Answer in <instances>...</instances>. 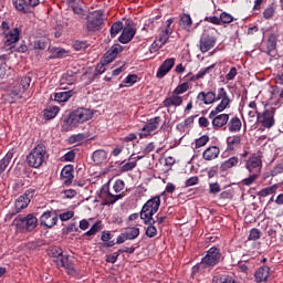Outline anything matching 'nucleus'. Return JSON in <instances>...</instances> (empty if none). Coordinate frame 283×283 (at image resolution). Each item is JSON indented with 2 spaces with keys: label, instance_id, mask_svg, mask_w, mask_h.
Segmentation results:
<instances>
[{
  "label": "nucleus",
  "instance_id": "nucleus-1",
  "mask_svg": "<svg viewBox=\"0 0 283 283\" xmlns=\"http://www.w3.org/2000/svg\"><path fill=\"white\" fill-rule=\"evenodd\" d=\"M198 101L205 103V105H211L216 103V101H221L214 109L209 113V118H213V116H218V114L224 112L229 105H231V98H229V94L224 87H220L217 90V94L213 91L205 92L201 91L198 96Z\"/></svg>",
  "mask_w": 283,
  "mask_h": 283
},
{
  "label": "nucleus",
  "instance_id": "nucleus-2",
  "mask_svg": "<svg viewBox=\"0 0 283 283\" xmlns=\"http://www.w3.org/2000/svg\"><path fill=\"white\" fill-rule=\"evenodd\" d=\"M158 209H160L159 196L149 199L142 208L140 220H143L144 224H148L146 229L147 238H156V235H158V229L154 226L156 224L154 216L155 213H158Z\"/></svg>",
  "mask_w": 283,
  "mask_h": 283
},
{
  "label": "nucleus",
  "instance_id": "nucleus-3",
  "mask_svg": "<svg viewBox=\"0 0 283 283\" xmlns=\"http://www.w3.org/2000/svg\"><path fill=\"white\" fill-rule=\"evenodd\" d=\"M222 253L220 249L212 247L207 251V254L201 259V262L192 268L195 273H198L202 269H213L217 264H220Z\"/></svg>",
  "mask_w": 283,
  "mask_h": 283
},
{
  "label": "nucleus",
  "instance_id": "nucleus-4",
  "mask_svg": "<svg viewBox=\"0 0 283 283\" xmlns=\"http://www.w3.org/2000/svg\"><path fill=\"white\" fill-rule=\"evenodd\" d=\"M48 160V148L43 144L36 145L27 156V164L33 169H39Z\"/></svg>",
  "mask_w": 283,
  "mask_h": 283
},
{
  "label": "nucleus",
  "instance_id": "nucleus-5",
  "mask_svg": "<svg viewBox=\"0 0 283 283\" xmlns=\"http://www.w3.org/2000/svg\"><path fill=\"white\" fill-rule=\"evenodd\" d=\"M94 117V112L90 108H77L70 113L69 117L65 119L66 125L70 127H78L83 123H87L91 118Z\"/></svg>",
  "mask_w": 283,
  "mask_h": 283
},
{
  "label": "nucleus",
  "instance_id": "nucleus-6",
  "mask_svg": "<svg viewBox=\"0 0 283 283\" xmlns=\"http://www.w3.org/2000/svg\"><path fill=\"white\" fill-rule=\"evenodd\" d=\"M105 18L103 11H93L86 17V32H98L102 30Z\"/></svg>",
  "mask_w": 283,
  "mask_h": 283
},
{
  "label": "nucleus",
  "instance_id": "nucleus-7",
  "mask_svg": "<svg viewBox=\"0 0 283 283\" xmlns=\"http://www.w3.org/2000/svg\"><path fill=\"white\" fill-rule=\"evenodd\" d=\"M275 107L265 108L263 113L258 114V123L265 129H271L275 125Z\"/></svg>",
  "mask_w": 283,
  "mask_h": 283
},
{
  "label": "nucleus",
  "instance_id": "nucleus-8",
  "mask_svg": "<svg viewBox=\"0 0 283 283\" xmlns=\"http://www.w3.org/2000/svg\"><path fill=\"white\" fill-rule=\"evenodd\" d=\"M15 224L18 229H22L23 231H34L36 224H39V220L34 214H28L27 217L18 218Z\"/></svg>",
  "mask_w": 283,
  "mask_h": 283
},
{
  "label": "nucleus",
  "instance_id": "nucleus-9",
  "mask_svg": "<svg viewBox=\"0 0 283 283\" xmlns=\"http://www.w3.org/2000/svg\"><path fill=\"white\" fill-rule=\"evenodd\" d=\"M32 198H34V189L25 190V192L15 200V211L13 212V216L19 213V211H23V209L28 208V205H30Z\"/></svg>",
  "mask_w": 283,
  "mask_h": 283
},
{
  "label": "nucleus",
  "instance_id": "nucleus-10",
  "mask_svg": "<svg viewBox=\"0 0 283 283\" xmlns=\"http://www.w3.org/2000/svg\"><path fill=\"white\" fill-rule=\"evenodd\" d=\"M123 197V193L113 195L109 192V185H104L99 190V198L104 200V205H115V202H118Z\"/></svg>",
  "mask_w": 283,
  "mask_h": 283
},
{
  "label": "nucleus",
  "instance_id": "nucleus-11",
  "mask_svg": "<svg viewBox=\"0 0 283 283\" xmlns=\"http://www.w3.org/2000/svg\"><path fill=\"white\" fill-rule=\"evenodd\" d=\"M160 125V117L151 118L144 125L142 132L138 134L139 138H147V136H151L156 129H158Z\"/></svg>",
  "mask_w": 283,
  "mask_h": 283
},
{
  "label": "nucleus",
  "instance_id": "nucleus-12",
  "mask_svg": "<svg viewBox=\"0 0 283 283\" xmlns=\"http://www.w3.org/2000/svg\"><path fill=\"white\" fill-rule=\"evenodd\" d=\"M134 36H136V27H134V24L126 23L124 29H122V34L119 35L118 41L124 44L129 43Z\"/></svg>",
  "mask_w": 283,
  "mask_h": 283
},
{
  "label": "nucleus",
  "instance_id": "nucleus-13",
  "mask_svg": "<svg viewBox=\"0 0 283 283\" xmlns=\"http://www.w3.org/2000/svg\"><path fill=\"white\" fill-rule=\"evenodd\" d=\"M59 222V217L56 213L46 211L40 217V224L42 227H46L48 229H52Z\"/></svg>",
  "mask_w": 283,
  "mask_h": 283
},
{
  "label": "nucleus",
  "instance_id": "nucleus-14",
  "mask_svg": "<svg viewBox=\"0 0 283 283\" xmlns=\"http://www.w3.org/2000/svg\"><path fill=\"white\" fill-rule=\"evenodd\" d=\"M176 65V59L170 57L167 59L158 69L157 71V78H165L169 72H171V69Z\"/></svg>",
  "mask_w": 283,
  "mask_h": 283
},
{
  "label": "nucleus",
  "instance_id": "nucleus-15",
  "mask_svg": "<svg viewBox=\"0 0 283 283\" xmlns=\"http://www.w3.org/2000/svg\"><path fill=\"white\" fill-rule=\"evenodd\" d=\"M171 23H174V19H168L166 22V28L159 33L158 42L161 43V45H165V43L169 41V36L174 34V28H171Z\"/></svg>",
  "mask_w": 283,
  "mask_h": 283
},
{
  "label": "nucleus",
  "instance_id": "nucleus-16",
  "mask_svg": "<svg viewBox=\"0 0 283 283\" xmlns=\"http://www.w3.org/2000/svg\"><path fill=\"white\" fill-rule=\"evenodd\" d=\"M123 52V46L120 44H115L113 45L105 54L103 57V63H112L118 54Z\"/></svg>",
  "mask_w": 283,
  "mask_h": 283
},
{
  "label": "nucleus",
  "instance_id": "nucleus-17",
  "mask_svg": "<svg viewBox=\"0 0 283 283\" xmlns=\"http://www.w3.org/2000/svg\"><path fill=\"white\" fill-rule=\"evenodd\" d=\"M21 36V30L19 28H14L10 31H4V43L6 45H13L17 43Z\"/></svg>",
  "mask_w": 283,
  "mask_h": 283
},
{
  "label": "nucleus",
  "instance_id": "nucleus-18",
  "mask_svg": "<svg viewBox=\"0 0 283 283\" xmlns=\"http://www.w3.org/2000/svg\"><path fill=\"white\" fill-rule=\"evenodd\" d=\"M74 167L72 165L65 166L61 171V178L63 180V184L66 187H70L72 185V181L74 180Z\"/></svg>",
  "mask_w": 283,
  "mask_h": 283
},
{
  "label": "nucleus",
  "instance_id": "nucleus-19",
  "mask_svg": "<svg viewBox=\"0 0 283 283\" xmlns=\"http://www.w3.org/2000/svg\"><path fill=\"white\" fill-rule=\"evenodd\" d=\"M164 107H180L182 105V96L172 93L171 96L166 97L163 102Z\"/></svg>",
  "mask_w": 283,
  "mask_h": 283
},
{
  "label": "nucleus",
  "instance_id": "nucleus-20",
  "mask_svg": "<svg viewBox=\"0 0 283 283\" xmlns=\"http://www.w3.org/2000/svg\"><path fill=\"white\" fill-rule=\"evenodd\" d=\"M245 169H248L250 174L253 171H256V174H259V171H261L262 169V160L260 159V157H250L247 161Z\"/></svg>",
  "mask_w": 283,
  "mask_h": 283
},
{
  "label": "nucleus",
  "instance_id": "nucleus-21",
  "mask_svg": "<svg viewBox=\"0 0 283 283\" xmlns=\"http://www.w3.org/2000/svg\"><path fill=\"white\" fill-rule=\"evenodd\" d=\"M216 46V38L211 35H207L201 38L200 40V52L205 54V52H209L212 48Z\"/></svg>",
  "mask_w": 283,
  "mask_h": 283
},
{
  "label": "nucleus",
  "instance_id": "nucleus-22",
  "mask_svg": "<svg viewBox=\"0 0 283 283\" xmlns=\"http://www.w3.org/2000/svg\"><path fill=\"white\" fill-rule=\"evenodd\" d=\"M229 125V114H219L212 117V126L214 129H220Z\"/></svg>",
  "mask_w": 283,
  "mask_h": 283
},
{
  "label": "nucleus",
  "instance_id": "nucleus-23",
  "mask_svg": "<svg viewBox=\"0 0 283 283\" xmlns=\"http://www.w3.org/2000/svg\"><path fill=\"white\" fill-rule=\"evenodd\" d=\"M74 96V91H60L54 93V101L56 103H67Z\"/></svg>",
  "mask_w": 283,
  "mask_h": 283
},
{
  "label": "nucleus",
  "instance_id": "nucleus-24",
  "mask_svg": "<svg viewBox=\"0 0 283 283\" xmlns=\"http://www.w3.org/2000/svg\"><path fill=\"white\" fill-rule=\"evenodd\" d=\"M218 156H220V148L217 146L208 147L202 154L203 160H216Z\"/></svg>",
  "mask_w": 283,
  "mask_h": 283
},
{
  "label": "nucleus",
  "instance_id": "nucleus-25",
  "mask_svg": "<svg viewBox=\"0 0 283 283\" xmlns=\"http://www.w3.org/2000/svg\"><path fill=\"white\" fill-rule=\"evenodd\" d=\"M213 67H216V64L201 69L196 75L188 73L186 78L187 81H199V78H203L206 74H209Z\"/></svg>",
  "mask_w": 283,
  "mask_h": 283
},
{
  "label": "nucleus",
  "instance_id": "nucleus-26",
  "mask_svg": "<svg viewBox=\"0 0 283 283\" xmlns=\"http://www.w3.org/2000/svg\"><path fill=\"white\" fill-rule=\"evenodd\" d=\"M242 143V137L240 135H233L227 138V151H233L240 147Z\"/></svg>",
  "mask_w": 283,
  "mask_h": 283
},
{
  "label": "nucleus",
  "instance_id": "nucleus-27",
  "mask_svg": "<svg viewBox=\"0 0 283 283\" xmlns=\"http://www.w3.org/2000/svg\"><path fill=\"white\" fill-rule=\"evenodd\" d=\"M228 129L231 134H238V132L242 129V120H240V117L234 116L228 120Z\"/></svg>",
  "mask_w": 283,
  "mask_h": 283
},
{
  "label": "nucleus",
  "instance_id": "nucleus-28",
  "mask_svg": "<svg viewBox=\"0 0 283 283\" xmlns=\"http://www.w3.org/2000/svg\"><path fill=\"white\" fill-rule=\"evenodd\" d=\"M271 268L270 266H262L259 271L255 272V281L256 282H266L269 280Z\"/></svg>",
  "mask_w": 283,
  "mask_h": 283
},
{
  "label": "nucleus",
  "instance_id": "nucleus-29",
  "mask_svg": "<svg viewBox=\"0 0 283 283\" xmlns=\"http://www.w3.org/2000/svg\"><path fill=\"white\" fill-rule=\"evenodd\" d=\"M12 3L19 12H23V14H30L31 10L28 8V1L25 0H12Z\"/></svg>",
  "mask_w": 283,
  "mask_h": 283
},
{
  "label": "nucleus",
  "instance_id": "nucleus-30",
  "mask_svg": "<svg viewBox=\"0 0 283 283\" xmlns=\"http://www.w3.org/2000/svg\"><path fill=\"white\" fill-rule=\"evenodd\" d=\"M12 158H14V154L12 151H9L6 154V156L0 160V176L8 169V166L12 161Z\"/></svg>",
  "mask_w": 283,
  "mask_h": 283
},
{
  "label": "nucleus",
  "instance_id": "nucleus-31",
  "mask_svg": "<svg viewBox=\"0 0 283 283\" xmlns=\"http://www.w3.org/2000/svg\"><path fill=\"white\" fill-rule=\"evenodd\" d=\"M92 158L95 165H101L102 163H105V160H107V153L103 149L95 150Z\"/></svg>",
  "mask_w": 283,
  "mask_h": 283
},
{
  "label": "nucleus",
  "instance_id": "nucleus-32",
  "mask_svg": "<svg viewBox=\"0 0 283 283\" xmlns=\"http://www.w3.org/2000/svg\"><path fill=\"white\" fill-rule=\"evenodd\" d=\"M238 163H240V159L238 157H230L220 166V170L227 171L229 169H232V167H238Z\"/></svg>",
  "mask_w": 283,
  "mask_h": 283
},
{
  "label": "nucleus",
  "instance_id": "nucleus-33",
  "mask_svg": "<svg viewBox=\"0 0 283 283\" xmlns=\"http://www.w3.org/2000/svg\"><path fill=\"white\" fill-rule=\"evenodd\" d=\"M59 112H60V108L57 106H50L43 111V116L45 120H52V118H56V115L59 114Z\"/></svg>",
  "mask_w": 283,
  "mask_h": 283
},
{
  "label": "nucleus",
  "instance_id": "nucleus-34",
  "mask_svg": "<svg viewBox=\"0 0 283 283\" xmlns=\"http://www.w3.org/2000/svg\"><path fill=\"white\" fill-rule=\"evenodd\" d=\"M277 191V185H273L266 188H263L260 192L259 196L261 198H266V196H273Z\"/></svg>",
  "mask_w": 283,
  "mask_h": 283
},
{
  "label": "nucleus",
  "instance_id": "nucleus-35",
  "mask_svg": "<svg viewBox=\"0 0 283 283\" xmlns=\"http://www.w3.org/2000/svg\"><path fill=\"white\" fill-rule=\"evenodd\" d=\"M127 240H136L138 235H140L139 228H128L125 232Z\"/></svg>",
  "mask_w": 283,
  "mask_h": 283
},
{
  "label": "nucleus",
  "instance_id": "nucleus-36",
  "mask_svg": "<svg viewBox=\"0 0 283 283\" xmlns=\"http://www.w3.org/2000/svg\"><path fill=\"white\" fill-rule=\"evenodd\" d=\"M124 29L123 22L117 21L111 27V38L115 39L116 35Z\"/></svg>",
  "mask_w": 283,
  "mask_h": 283
},
{
  "label": "nucleus",
  "instance_id": "nucleus-37",
  "mask_svg": "<svg viewBox=\"0 0 283 283\" xmlns=\"http://www.w3.org/2000/svg\"><path fill=\"white\" fill-rule=\"evenodd\" d=\"M192 20H191V15L187 14V13H184L181 15V19H180V25L182 28H185V30H189V28H191V24H192Z\"/></svg>",
  "mask_w": 283,
  "mask_h": 283
},
{
  "label": "nucleus",
  "instance_id": "nucleus-38",
  "mask_svg": "<svg viewBox=\"0 0 283 283\" xmlns=\"http://www.w3.org/2000/svg\"><path fill=\"white\" fill-rule=\"evenodd\" d=\"M49 255L59 260L63 255V250L60 247H52L49 249Z\"/></svg>",
  "mask_w": 283,
  "mask_h": 283
},
{
  "label": "nucleus",
  "instance_id": "nucleus-39",
  "mask_svg": "<svg viewBox=\"0 0 283 283\" xmlns=\"http://www.w3.org/2000/svg\"><path fill=\"white\" fill-rule=\"evenodd\" d=\"M189 91V82H184L179 84L172 93H175L177 96H180V94H185V92Z\"/></svg>",
  "mask_w": 283,
  "mask_h": 283
},
{
  "label": "nucleus",
  "instance_id": "nucleus-40",
  "mask_svg": "<svg viewBox=\"0 0 283 283\" xmlns=\"http://www.w3.org/2000/svg\"><path fill=\"white\" fill-rule=\"evenodd\" d=\"M61 83H66L67 85H74L76 83V75L66 73L62 76Z\"/></svg>",
  "mask_w": 283,
  "mask_h": 283
},
{
  "label": "nucleus",
  "instance_id": "nucleus-41",
  "mask_svg": "<svg viewBox=\"0 0 283 283\" xmlns=\"http://www.w3.org/2000/svg\"><path fill=\"white\" fill-rule=\"evenodd\" d=\"M49 40L46 38H41L34 42L35 50H45L48 48Z\"/></svg>",
  "mask_w": 283,
  "mask_h": 283
},
{
  "label": "nucleus",
  "instance_id": "nucleus-42",
  "mask_svg": "<svg viewBox=\"0 0 283 283\" xmlns=\"http://www.w3.org/2000/svg\"><path fill=\"white\" fill-rule=\"evenodd\" d=\"M55 263L57 266H62L63 269H65L71 263L70 256L62 254L60 259H55Z\"/></svg>",
  "mask_w": 283,
  "mask_h": 283
},
{
  "label": "nucleus",
  "instance_id": "nucleus-43",
  "mask_svg": "<svg viewBox=\"0 0 283 283\" xmlns=\"http://www.w3.org/2000/svg\"><path fill=\"white\" fill-rule=\"evenodd\" d=\"M30 83H32V78L31 77H22L21 81H20V90H22V92H27V90L30 87Z\"/></svg>",
  "mask_w": 283,
  "mask_h": 283
},
{
  "label": "nucleus",
  "instance_id": "nucleus-44",
  "mask_svg": "<svg viewBox=\"0 0 283 283\" xmlns=\"http://www.w3.org/2000/svg\"><path fill=\"white\" fill-rule=\"evenodd\" d=\"M23 90L21 88V86H14L11 92H10V96L12 98H22L23 97Z\"/></svg>",
  "mask_w": 283,
  "mask_h": 283
},
{
  "label": "nucleus",
  "instance_id": "nucleus-45",
  "mask_svg": "<svg viewBox=\"0 0 283 283\" xmlns=\"http://www.w3.org/2000/svg\"><path fill=\"white\" fill-rule=\"evenodd\" d=\"M207 143H209V136L203 135V136L199 137L195 144L196 149H199V147H205V145H207Z\"/></svg>",
  "mask_w": 283,
  "mask_h": 283
},
{
  "label": "nucleus",
  "instance_id": "nucleus-46",
  "mask_svg": "<svg viewBox=\"0 0 283 283\" xmlns=\"http://www.w3.org/2000/svg\"><path fill=\"white\" fill-rule=\"evenodd\" d=\"M220 23H232L233 22V15L227 13V12H222L220 14Z\"/></svg>",
  "mask_w": 283,
  "mask_h": 283
},
{
  "label": "nucleus",
  "instance_id": "nucleus-47",
  "mask_svg": "<svg viewBox=\"0 0 283 283\" xmlns=\"http://www.w3.org/2000/svg\"><path fill=\"white\" fill-rule=\"evenodd\" d=\"M113 189L115 191V193H120V191H123V189H125V181L118 179L115 181Z\"/></svg>",
  "mask_w": 283,
  "mask_h": 283
},
{
  "label": "nucleus",
  "instance_id": "nucleus-48",
  "mask_svg": "<svg viewBox=\"0 0 283 283\" xmlns=\"http://www.w3.org/2000/svg\"><path fill=\"white\" fill-rule=\"evenodd\" d=\"M200 182V179L198 176L190 177L186 180L185 186L186 187H196Z\"/></svg>",
  "mask_w": 283,
  "mask_h": 283
},
{
  "label": "nucleus",
  "instance_id": "nucleus-49",
  "mask_svg": "<svg viewBox=\"0 0 283 283\" xmlns=\"http://www.w3.org/2000/svg\"><path fill=\"white\" fill-rule=\"evenodd\" d=\"M136 161H128L120 167V171H132L136 169Z\"/></svg>",
  "mask_w": 283,
  "mask_h": 283
},
{
  "label": "nucleus",
  "instance_id": "nucleus-50",
  "mask_svg": "<svg viewBox=\"0 0 283 283\" xmlns=\"http://www.w3.org/2000/svg\"><path fill=\"white\" fill-rule=\"evenodd\" d=\"M260 235H261L260 230L253 228L250 230L248 240H252V241L260 240Z\"/></svg>",
  "mask_w": 283,
  "mask_h": 283
},
{
  "label": "nucleus",
  "instance_id": "nucleus-51",
  "mask_svg": "<svg viewBox=\"0 0 283 283\" xmlns=\"http://www.w3.org/2000/svg\"><path fill=\"white\" fill-rule=\"evenodd\" d=\"M11 52H20L21 54H24V52H28V45L25 43H21L19 46H11Z\"/></svg>",
  "mask_w": 283,
  "mask_h": 283
},
{
  "label": "nucleus",
  "instance_id": "nucleus-52",
  "mask_svg": "<svg viewBox=\"0 0 283 283\" xmlns=\"http://www.w3.org/2000/svg\"><path fill=\"white\" fill-rule=\"evenodd\" d=\"M119 255H120V252H119V251L114 252V253L107 255L106 262H108V263H111V264H116V262H117Z\"/></svg>",
  "mask_w": 283,
  "mask_h": 283
},
{
  "label": "nucleus",
  "instance_id": "nucleus-53",
  "mask_svg": "<svg viewBox=\"0 0 283 283\" xmlns=\"http://www.w3.org/2000/svg\"><path fill=\"white\" fill-rule=\"evenodd\" d=\"M274 14H275V8L273 7H268L263 12L264 19H273Z\"/></svg>",
  "mask_w": 283,
  "mask_h": 283
},
{
  "label": "nucleus",
  "instance_id": "nucleus-54",
  "mask_svg": "<svg viewBox=\"0 0 283 283\" xmlns=\"http://www.w3.org/2000/svg\"><path fill=\"white\" fill-rule=\"evenodd\" d=\"M238 76V69L235 66H232L229 71V73L226 75L227 81H233Z\"/></svg>",
  "mask_w": 283,
  "mask_h": 283
},
{
  "label": "nucleus",
  "instance_id": "nucleus-55",
  "mask_svg": "<svg viewBox=\"0 0 283 283\" xmlns=\"http://www.w3.org/2000/svg\"><path fill=\"white\" fill-rule=\"evenodd\" d=\"M72 218H74V211H66L60 214L62 222H67V220H72Z\"/></svg>",
  "mask_w": 283,
  "mask_h": 283
},
{
  "label": "nucleus",
  "instance_id": "nucleus-56",
  "mask_svg": "<svg viewBox=\"0 0 283 283\" xmlns=\"http://www.w3.org/2000/svg\"><path fill=\"white\" fill-rule=\"evenodd\" d=\"M209 191H210V193H213V195L220 193V191H221L220 184H218V182L210 184Z\"/></svg>",
  "mask_w": 283,
  "mask_h": 283
},
{
  "label": "nucleus",
  "instance_id": "nucleus-57",
  "mask_svg": "<svg viewBox=\"0 0 283 283\" xmlns=\"http://www.w3.org/2000/svg\"><path fill=\"white\" fill-rule=\"evenodd\" d=\"M72 12L74 14H77L80 19H83V17H85V9H83L82 7H72Z\"/></svg>",
  "mask_w": 283,
  "mask_h": 283
},
{
  "label": "nucleus",
  "instance_id": "nucleus-58",
  "mask_svg": "<svg viewBox=\"0 0 283 283\" xmlns=\"http://www.w3.org/2000/svg\"><path fill=\"white\" fill-rule=\"evenodd\" d=\"M254 180H258V174H252L250 177L243 179V185L249 187L253 185Z\"/></svg>",
  "mask_w": 283,
  "mask_h": 283
},
{
  "label": "nucleus",
  "instance_id": "nucleus-59",
  "mask_svg": "<svg viewBox=\"0 0 283 283\" xmlns=\"http://www.w3.org/2000/svg\"><path fill=\"white\" fill-rule=\"evenodd\" d=\"M51 52L55 59H62L63 54H65V51L59 48L51 49Z\"/></svg>",
  "mask_w": 283,
  "mask_h": 283
},
{
  "label": "nucleus",
  "instance_id": "nucleus-60",
  "mask_svg": "<svg viewBox=\"0 0 283 283\" xmlns=\"http://www.w3.org/2000/svg\"><path fill=\"white\" fill-rule=\"evenodd\" d=\"M87 48V43L83 42V41H76L74 43V49L76 50V52H81L83 50H85Z\"/></svg>",
  "mask_w": 283,
  "mask_h": 283
},
{
  "label": "nucleus",
  "instance_id": "nucleus-61",
  "mask_svg": "<svg viewBox=\"0 0 283 283\" xmlns=\"http://www.w3.org/2000/svg\"><path fill=\"white\" fill-rule=\"evenodd\" d=\"M136 81H138V76H137V75H134V74H130V75H128V76L125 78V82H124V83H126V85L132 86V85H134V83H136Z\"/></svg>",
  "mask_w": 283,
  "mask_h": 283
},
{
  "label": "nucleus",
  "instance_id": "nucleus-62",
  "mask_svg": "<svg viewBox=\"0 0 283 283\" xmlns=\"http://www.w3.org/2000/svg\"><path fill=\"white\" fill-rule=\"evenodd\" d=\"M74 158H76V154H74V151L71 150L64 155L63 160H65V163H72Z\"/></svg>",
  "mask_w": 283,
  "mask_h": 283
},
{
  "label": "nucleus",
  "instance_id": "nucleus-63",
  "mask_svg": "<svg viewBox=\"0 0 283 283\" xmlns=\"http://www.w3.org/2000/svg\"><path fill=\"white\" fill-rule=\"evenodd\" d=\"M163 42H159L158 40L155 41L151 46H150V52H158V50H160V48H163Z\"/></svg>",
  "mask_w": 283,
  "mask_h": 283
},
{
  "label": "nucleus",
  "instance_id": "nucleus-64",
  "mask_svg": "<svg viewBox=\"0 0 283 283\" xmlns=\"http://www.w3.org/2000/svg\"><path fill=\"white\" fill-rule=\"evenodd\" d=\"M277 174H283V166L282 165H277L273 168L272 176H277Z\"/></svg>",
  "mask_w": 283,
  "mask_h": 283
}]
</instances>
